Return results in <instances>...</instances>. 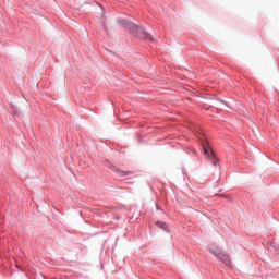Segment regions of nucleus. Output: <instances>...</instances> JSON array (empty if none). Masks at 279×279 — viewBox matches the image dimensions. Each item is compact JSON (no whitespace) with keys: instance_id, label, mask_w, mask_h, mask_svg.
Returning <instances> with one entry per match:
<instances>
[{"instance_id":"f257e3e1","label":"nucleus","mask_w":279,"mask_h":279,"mask_svg":"<svg viewBox=\"0 0 279 279\" xmlns=\"http://www.w3.org/2000/svg\"><path fill=\"white\" fill-rule=\"evenodd\" d=\"M199 141L204 148V154H205L206 158L210 159L214 167H217V157H215V153L213 151V148L210 147L208 140H206L204 137H199Z\"/></svg>"},{"instance_id":"f03ea898","label":"nucleus","mask_w":279,"mask_h":279,"mask_svg":"<svg viewBox=\"0 0 279 279\" xmlns=\"http://www.w3.org/2000/svg\"><path fill=\"white\" fill-rule=\"evenodd\" d=\"M126 28L130 29L131 32H133L136 36H138L140 38H142L144 40H146V38L151 40V35L147 34V32H145V29H143L141 26H138L132 22L126 23Z\"/></svg>"},{"instance_id":"7ed1b4c3","label":"nucleus","mask_w":279,"mask_h":279,"mask_svg":"<svg viewBox=\"0 0 279 279\" xmlns=\"http://www.w3.org/2000/svg\"><path fill=\"white\" fill-rule=\"evenodd\" d=\"M157 228H160L161 230H169V225L162 221L156 222Z\"/></svg>"},{"instance_id":"20e7f679","label":"nucleus","mask_w":279,"mask_h":279,"mask_svg":"<svg viewBox=\"0 0 279 279\" xmlns=\"http://www.w3.org/2000/svg\"><path fill=\"white\" fill-rule=\"evenodd\" d=\"M225 265H227V267H230L232 265V262H230V258L226 257L225 259H222Z\"/></svg>"}]
</instances>
